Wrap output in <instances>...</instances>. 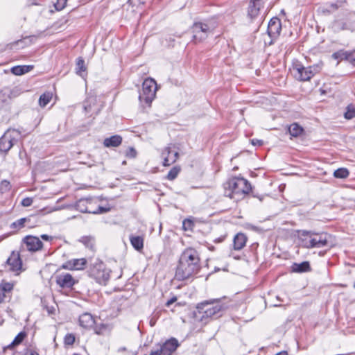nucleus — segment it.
<instances>
[{
	"instance_id": "obj_22",
	"label": "nucleus",
	"mask_w": 355,
	"mask_h": 355,
	"mask_svg": "<svg viewBox=\"0 0 355 355\" xmlns=\"http://www.w3.org/2000/svg\"><path fill=\"white\" fill-rule=\"evenodd\" d=\"M27 336V334L26 331H21L19 332L16 336L15 338H14V340H12V342L9 344L8 345H7L6 347H5L3 348L4 351L6 350V349H14L15 347L20 345L23 340H24V338Z\"/></svg>"
},
{
	"instance_id": "obj_10",
	"label": "nucleus",
	"mask_w": 355,
	"mask_h": 355,
	"mask_svg": "<svg viewBox=\"0 0 355 355\" xmlns=\"http://www.w3.org/2000/svg\"><path fill=\"white\" fill-rule=\"evenodd\" d=\"M6 267L9 271L19 275L22 270V261L19 252L12 251L6 261Z\"/></svg>"
},
{
	"instance_id": "obj_13",
	"label": "nucleus",
	"mask_w": 355,
	"mask_h": 355,
	"mask_svg": "<svg viewBox=\"0 0 355 355\" xmlns=\"http://www.w3.org/2000/svg\"><path fill=\"white\" fill-rule=\"evenodd\" d=\"M23 243L26 245L27 250L36 252L42 250L43 247L42 242L37 236L28 235L23 239Z\"/></svg>"
},
{
	"instance_id": "obj_31",
	"label": "nucleus",
	"mask_w": 355,
	"mask_h": 355,
	"mask_svg": "<svg viewBox=\"0 0 355 355\" xmlns=\"http://www.w3.org/2000/svg\"><path fill=\"white\" fill-rule=\"evenodd\" d=\"M76 73L82 76V73L86 71V67L85 66V60L83 58L79 57L76 60Z\"/></svg>"
},
{
	"instance_id": "obj_36",
	"label": "nucleus",
	"mask_w": 355,
	"mask_h": 355,
	"mask_svg": "<svg viewBox=\"0 0 355 355\" xmlns=\"http://www.w3.org/2000/svg\"><path fill=\"white\" fill-rule=\"evenodd\" d=\"M75 342V335L73 334H67L64 338L65 345H72Z\"/></svg>"
},
{
	"instance_id": "obj_6",
	"label": "nucleus",
	"mask_w": 355,
	"mask_h": 355,
	"mask_svg": "<svg viewBox=\"0 0 355 355\" xmlns=\"http://www.w3.org/2000/svg\"><path fill=\"white\" fill-rule=\"evenodd\" d=\"M293 76L300 81H309L316 73H319L320 67L316 65L305 67L300 62L295 61L293 63Z\"/></svg>"
},
{
	"instance_id": "obj_8",
	"label": "nucleus",
	"mask_w": 355,
	"mask_h": 355,
	"mask_svg": "<svg viewBox=\"0 0 355 355\" xmlns=\"http://www.w3.org/2000/svg\"><path fill=\"white\" fill-rule=\"evenodd\" d=\"M193 33V40L195 43L201 42L205 40L211 33L210 26L205 23L196 22L191 27Z\"/></svg>"
},
{
	"instance_id": "obj_30",
	"label": "nucleus",
	"mask_w": 355,
	"mask_h": 355,
	"mask_svg": "<svg viewBox=\"0 0 355 355\" xmlns=\"http://www.w3.org/2000/svg\"><path fill=\"white\" fill-rule=\"evenodd\" d=\"M52 94L46 92L42 94L39 98V104L41 107H45L51 100Z\"/></svg>"
},
{
	"instance_id": "obj_25",
	"label": "nucleus",
	"mask_w": 355,
	"mask_h": 355,
	"mask_svg": "<svg viewBox=\"0 0 355 355\" xmlns=\"http://www.w3.org/2000/svg\"><path fill=\"white\" fill-rule=\"evenodd\" d=\"M80 241L83 243V245L94 251L95 250V239L94 237L91 236H85L81 237Z\"/></svg>"
},
{
	"instance_id": "obj_4",
	"label": "nucleus",
	"mask_w": 355,
	"mask_h": 355,
	"mask_svg": "<svg viewBox=\"0 0 355 355\" xmlns=\"http://www.w3.org/2000/svg\"><path fill=\"white\" fill-rule=\"evenodd\" d=\"M299 238L300 245L305 248H321L328 245L330 235L326 232H315L300 230Z\"/></svg>"
},
{
	"instance_id": "obj_2",
	"label": "nucleus",
	"mask_w": 355,
	"mask_h": 355,
	"mask_svg": "<svg viewBox=\"0 0 355 355\" xmlns=\"http://www.w3.org/2000/svg\"><path fill=\"white\" fill-rule=\"evenodd\" d=\"M227 309V306L221 304L219 300L205 301L198 305V312L196 313V318L206 324L210 320L220 317Z\"/></svg>"
},
{
	"instance_id": "obj_27",
	"label": "nucleus",
	"mask_w": 355,
	"mask_h": 355,
	"mask_svg": "<svg viewBox=\"0 0 355 355\" xmlns=\"http://www.w3.org/2000/svg\"><path fill=\"white\" fill-rule=\"evenodd\" d=\"M91 198H81L76 202V208L80 212L85 213L88 211L87 206Z\"/></svg>"
},
{
	"instance_id": "obj_1",
	"label": "nucleus",
	"mask_w": 355,
	"mask_h": 355,
	"mask_svg": "<svg viewBox=\"0 0 355 355\" xmlns=\"http://www.w3.org/2000/svg\"><path fill=\"white\" fill-rule=\"evenodd\" d=\"M200 259L198 252L192 248L185 249L181 254L175 271V278L185 280L196 275L200 270Z\"/></svg>"
},
{
	"instance_id": "obj_45",
	"label": "nucleus",
	"mask_w": 355,
	"mask_h": 355,
	"mask_svg": "<svg viewBox=\"0 0 355 355\" xmlns=\"http://www.w3.org/2000/svg\"><path fill=\"white\" fill-rule=\"evenodd\" d=\"M23 355H39L38 352L33 348H27Z\"/></svg>"
},
{
	"instance_id": "obj_14",
	"label": "nucleus",
	"mask_w": 355,
	"mask_h": 355,
	"mask_svg": "<svg viewBox=\"0 0 355 355\" xmlns=\"http://www.w3.org/2000/svg\"><path fill=\"white\" fill-rule=\"evenodd\" d=\"M179 346L178 340L175 338H171L160 345L159 352L163 355H172Z\"/></svg>"
},
{
	"instance_id": "obj_5",
	"label": "nucleus",
	"mask_w": 355,
	"mask_h": 355,
	"mask_svg": "<svg viewBox=\"0 0 355 355\" xmlns=\"http://www.w3.org/2000/svg\"><path fill=\"white\" fill-rule=\"evenodd\" d=\"M156 91L157 84L155 80L148 78L143 82L142 89L139 96L140 104L143 107L151 106L156 96Z\"/></svg>"
},
{
	"instance_id": "obj_17",
	"label": "nucleus",
	"mask_w": 355,
	"mask_h": 355,
	"mask_svg": "<svg viewBox=\"0 0 355 355\" xmlns=\"http://www.w3.org/2000/svg\"><path fill=\"white\" fill-rule=\"evenodd\" d=\"M87 260L85 258L81 259H73L68 260L65 263H64L61 268L67 270H83L86 267Z\"/></svg>"
},
{
	"instance_id": "obj_15",
	"label": "nucleus",
	"mask_w": 355,
	"mask_h": 355,
	"mask_svg": "<svg viewBox=\"0 0 355 355\" xmlns=\"http://www.w3.org/2000/svg\"><path fill=\"white\" fill-rule=\"evenodd\" d=\"M282 30L281 20L277 17H272L268 25V34L272 39H276Z\"/></svg>"
},
{
	"instance_id": "obj_42",
	"label": "nucleus",
	"mask_w": 355,
	"mask_h": 355,
	"mask_svg": "<svg viewBox=\"0 0 355 355\" xmlns=\"http://www.w3.org/2000/svg\"><path fill=\"white\" fill-rule=\"evenodd\" d=\"M33 198H25L21 200V205L24 207H30L33 204Z\"/></svg>"
},
{
	"instance_id": "obj_35",
	"label": "nucleus",
	"mask_w": 355,
	"mask_h": 355,
	"mask_svg": "<svg viewBox=\"0 0 355 355\" xmlns=\"http://www.w3.org/2000/svg\"><path fill=\"white\" fill-rule=\"evenodd\" d=\"M334 28L335 31H338L348 29L346 23L340 20H337L334 22Z\"/></svg>"
},
{
	"instance_id": "obj_16",
	"label": "nucleus",
	"mask_w": 355,
	"mask_h": 355,
	"mask_svg": "<svg viewBox=\"0 0 355 355\" xmlns=\"http://www.w3.org/2000/svg\"><path fill=\"white\" fill-rule=\"evenodd\" d=\"M179 153L177 151L171 150L170 146L165 147L162 152V158L163 159V165L168 166L175 163L178 159Z\"/></svg>"
},
{
	"instance_id": "obj_46",
	"label": "nucleus",
	"mask_w": 355,
	"mask_h": 355,
	"mask_svg": "<svg viewBox=\"0 0 355 355\" xmlns=\"http://www.w3.org/2000/svg\"><path fill=\"white\" fill-rule=\"evenodd\" d=\"M251 143L253 146H261L263 144V141L262 140L257 139H252Z\"/></svg>"
},
{
	"instance_id": "obj_49",
	"label": "nucleus",
	"mask_w": 355,
	"mask_h": 355,
	"mask_svg": "<svg viewBox=\"0 0 355 355\" xmlns=\"http://www.w3.org/2000/svg\"><path fill=\"white\" fill-rule=\"evenodd\" d=\"M176 300H177V297H173L171 299L168 300L166 302V306L169 307L172 304H173L175 302H176Z\"/></svg>"
},
{
	"instance_id": "obj_41",
	"label": "nucleus",
	"mask_w": 355,
	"mask_h": 355,
	"mask_svg": "<svg viewBox=\"0 0 355 355\" xmlns=\"http://www.w3.org/2000/svg\"><path fill=\"white\" fill-rule=\"evenodd\" d=\"M125 156L130 158H135L137 156V151L133 147H129L125 153Z\"/></svg>"
},
{
	"instance_id": "obj_19",
	"label": "nucleus",
	"mask_w": 355,
	"mask_h": 355,
	"mask_svg": "<svg viewBox=\"0 0 355 355\" xmlns=\"http://www.w3.org/2000/svg\"><path fill=\"white\" fill-rule=\"evenodd\" d=\"M248 238L245 234L243 233L236 234L233 239V249L234 250H242L246 244Z\"/></svg>"
},
{
	"instance_id": "obj_47",
	"label": "nucleus",
	"mask_w": 355,
	"mask_h": 355,
	"mask_svg": "<svg viewBox=\"0 0 355 355\" xmlns=\"http://www.w3.org/2000/svg\"><path fill=\"white\" fill-rule=\"evenodd\" d=\"M33 65H22L24 74L31 71L33 69Z\"/></svg>"
},
{
	"instance_id": "obj_9",
	"label": "nucleus",
	"mask_w": 355,
	"mask_h": 355,
	"mask_svg": "<svg viewBox=\"0 0 355 355\" xmlns=\"http://www.w3.org/2000/svg\"><path fill=\"white\" fill-rule=\"evenodd\" d=\"M17 133L15 130H8L0 138V152L6 153L17 141L15 137Z\"/></svg>"
},
{
	"instance_id": "obj_54",
	"label": "nucleus",
	"mask_w": 355,
	"mask_h": 355,
	"mask_svg": "<svg viewBox=\"0 0 355 355\" xmlns=\"http://www.w3.org/2000/svg\"><path fill=\"white\" fill-rule=\"evenodd\" d=\"M150 324L151 326H154L155 325V322L151 320L150 322Z\"/></svg>"
},
{
	"instance_id": "obj_37",
	"label": "nucleus",
	"mask_w": 355,
	"mask_h": 355,
	"mask_svg": "<svg viewBox=\"0 0 355 355\" xmlns=\"http://www.w3.org/2000/svg\"><path fill=\"white\" fill-rule=\"evenodd\" d=\"M10 187L11 186L10 182L6 180H3L1 182L0 191L1 193H5L8 191L10 189Z\"/></svg>"
},
{
	"instance_id": "obj_18",
	"label": "nucleus",
	"mask_w": 355,
	"mask_h": 355,
	"mask_svg": "<svg viewBox=\"0 0 355 355\" xmlns=\"http://www.w3.org/2000/svg\"><path fill=\"white\" fill-rule=\"evenodd\" d=\"M79 324L85 329H90L95 324L94 316L89 313H84L79 317Z\"/></svg>"
},
{
	"instance_id": "obj_38",
	"label": "nucleus",
	"mask_w": 355,
	"mask_h": 355,
	"mask_svg": "<svg viewBox=\"0 0 355 355\" xmlns=\"http://www.w3.org/2000/svg\"><path fill=\"white\" fill-rule=\"evenodd\" d=\"M26 220V218H21L19 220H17L12 223L11 227L20 229L24 226V223Z\"/></svg>"
},
{
	"instance_id": "obj_32",
	"label": "nucleus",
	"mask_w": 355,
	"mask_h": 355,
	"mask_svg": "<svg viewBox=\"0 0 355 355\" xmlns=\"http://www.w3.org/2000/svg\"><path fill=\"white\" fill-rule=\"evenodd\" d=\"M349 175V171L346 168H340L336 170L334 173V175L336 178H347Z\"/></svg>"
},
{
	"instance_id": "obj_23",
	"label": "nucleus",
	"mask_w": 355,
	"mask_h": 355,
	"mask_svg": "<svg viewBox=\"0 0 355 355\" xmlns=\"http://www.w3.org/2000/svg\"><path fill=\"white\" fill-rule=\"evenodd\" d=\"M88 211H85V213H89L94 214H102L107 212L109 209L104 208L103 207L98 206L96 209L94 208V200L91 198L87 206Z\"/></svg>"
},
{
	"instance_id": "obj_7",
	"label": "nucleus",
	"mask_w": 355,
	"mask_h": 355,
	"mask_svg": "<svg viewBox=\"0 0 355 355\" xmlns=\"http://www.w3.org/2000/svg\"><path fill=\"white\" fill-rule=\"evenodd\" d=\"M88 274L100 284H106L110 277V271L106 268L102 261L98 260L90 265Z\"/></svg>"
},
{
	"instance_id": "obj_39",
	"label": "nucleus",
	"mask_w": 355,
	"mask_h": 355,
	"mask_svg": "<svg viewBox=\"0 0 355 355\" xmlns=\"http://www.w3.org/2000/svg\"><path fill=\"white\" fill-rule=\"evenodd\" d=\"M12 73L16 76H21L24 74L22 65L15 66L10 69Z\"/></svg>"
},
{
	"instance_id": "obj_52",
	"label": "nucleus",
	"mask_w": 355,
	"mask_h": 355,
	"mask_svg": "<svg viewBox=\"0 0 355 355\" xmlns=\"http://www.w3.org/2000/svg\"><path fill=\"white\" fill-rule=\"evenodd\" d=\"M159 352H160V349H159V348H158L155 350H152L149 355H163Z\"/></svg>"
},
{
	"instance_id": "obj_12",
	"label": "nucleus",
	"mask_w": 355,
	"mask_h": 355,
	"mask_svg": "<svg viewBox=\"0 0 355 355\" xmlns=\"http://www.w3.org/2000/svg\"><path fill=\"white\" fill-rule=\"evenodd\" d=\"M55 282L62 288H71L78 282L74 277L68 272H61L55 275Z\"/></svg>"
},
{
	"instance_id": "obj_55",
	"label": "nucleus",
	"mask_w": 355,
	"mask_h": 355,
	"mask_svg": "<svg viewBox=\"0 0 355 355\" xmlns=\"http://www.w3.org/2000/svg\"><path fill=\"white\" fill-rule=\"evenodd\" d=\"M354 288H355V283L354 284Z\"/></svg>"
},
{
	"instance_id": "obj_40",
	"label": "nucleus",
	"mask_w": 355,
	"mask_h": 355,
	"mask_svg": "<svg viewBox=\"0 0 355 355\" xmlns=\"http://www.w3.org/2000/svg\"><path fill=\"white\" fill-rule=\"evenodd\" d=\"M13 286L10 283H3L0 285V289L4 292H10L12 290Z\"/></svg>"
},
{
	"instance_id": "obj_44",
	"label": "nucleus",
	"mask_w": 355,
	"mask_h": 355,
	"mask_svg": "<svg viewBox=\"0 0 355 355\" xmlns=\"http://www.w3.org/2000/svg\"><path fill=\"white\" fill-rule=\"evenodd\" d=\"M67 3V0H58L57 3L55 4V8L57 10H62Z\"/></svg>"
},
{
	"instance_id": "obj_24",
	"label": "nucleus",
	"mask_w": 355,
	"mask_h": 355,
	"mask_svg": "<svg viewBox=\"0 0 355 355\" xmlns=\"http://www.w3.org/2000/svg\"><path fill=\"white\" fill-rule=\"evenodd\" d=\"M303 131H304L303 128L296 123H292L288 127L289 134L292 137H299L300 135H301L302 134Z\"/></svg>"
},
{
	"instance_id": "obj_20",
	"label": "nucleus",
	"mask_w": 355,
	"mask_h": 355,
	"mask_svg": "<svg viewBox=\"0 0 355 355\" xmlns=\"http://www.w3.org/2000/svg\"><path fill=\"white\" fill-rule=\"evenodd\" d=\"M291 271L297 273L311 271L310 263L309 261H303L302 263H293L291 266Z\"/></svg>"
},
{
	"instance_id": "obj_48",
	"label": "nucleus",
	"mask_w": 355,
	"mask_h": 355,
	"mask_svg": "<svg viewBox=\"0 0 355 355\" xmlns=\"http://www.w3.org/2000/svg\"><path fill=\"white\" fill-rule=\"evenodd\" d=\"M249 3L262 6V0H249Z\"/></svg>"
},
{
	"instance_id": "obj_53",
	"label": "nucleus",
	"mask_w": 355,
	"mask_h": 355,
	"mask_svg": "<svg viewBox=\"0 0 355 355\" xmlns=\"http://www.w3.org/2000/svg\"><path fill=\"white\" fill-rule=\"evenodd\" d=\"M275 355H288V353L286 351H282L276 354Z\"/></svg>"
},
{
	"instance_id": "obj_43",
	"label": "nucleus",
	"mask_w": 355,
	"mask_h": 355,
	"mask_svg": "<svg viewBox=\"0 0 355 355\" xmlns=\"http://www.w3.org/2000/svg\"><path fill=\"white\" fill-rule=\"evenodd\" d=\"M348 62L355 66V51H349Z\"/></svg>"
},
{
	"instance_id": "obj_26",
	"label": "nucleus",
	"mask_w": 355,
	"mask_h": 355,
	"mask_svg": "<svg viewBox=\"0 0 355 355\" xmlns=\"http://www.w3.org/2000/svg\"><path fill=\"white\" fill-rule=\"evenodd\" d=\"M130 243L133 248L137 250H140L144 247V239L139 236H132L130 238Z\"/></svg>"
},
{
	"instance_id": "obj_50",
	"label": "nucleus",
	"mask_w": 355,
	"mask_h": 355,
	"mask_svg": "<svg viewBox=\"0 0 355 355\" xmlns=\"http://www.w3.org/2000/svg\"><path fill=\"white\" fill-rule=\"evenodd\" d=\"M6 299V292L0 289V303L4 302Z\"/></svg>"
},
{
	"instance_id": "obj_29",
	"label": "nucleus",
	"mask_w": 355,
	"mask_h": 355,
	"mask_svg": "<svg viewBox=\"0 0 355 355\" xmlns=\"http://www.w3.org/2000/svg\"><path fill=\"white\" fill-rule=\"evenodd\" d=\"M348 55L349 51L340 50L334 53L331 56L334 60H338V62H339L340 61L344 60L348 61Z\"/></svg>"
},
{
	"instance_id": "obj_33",
	"label": "nucleus",
	"mask_w": 355,
	"mask_h": 355,
	"mask_svg": "<svg viewBox=\"0 0 355 355\" xmlns=\"http://www.w3.org/2000/svg\"><path fill=\"white\" fill-rule=\"evenodd\" d=\"M180 170L181 169L180 166H173L168 173L166 179H168V180H175L178 175L179 173L180 172Z\"/></svg>"
},
{
	"instance_id": "obj_34",
	"label": "nucleus",
	"mask_w": 355,
	"mask_h": 355,
	"mask_svg": "<svg viewBox=\"0 0 355 355\" xmlns=\"http://www.w3.org/2000/svg\"><path fill=\"white\" fill-rule=\"evenodd\" d=\"M346 119H352L355 117V107L352 104L349 105L346 107V112L344 114Z\"/></svg>"
},
{
	"instance_id": "obj_51",
	"label": "nucleus",
	"mask_w": 355,
	"mask_h": 355,
	"mask_svg": "<svg viewBox=\"0 0 355 355\" xmlns=\"http://www.w3.org/2000/svg\"><path fill=\"white\" fill-rule=\"evenodd\" d=\"M41 238L44 241H51L53 240V236H49L47 234H42Z\"/></svg>"
},
{
	"instance_id": "obj_28",
	"label": "nucleus",
	"mask_w": 355,
	"mask_h": 355,
	"mask_svg": "<svg viewBox=\"0 0 355 355\" xmlns=\"http://www.w3.org/2000/svg\"><path fill=\"white\" fill-rule=\"evenodd\" d=\"M261 7V6L249 3L248 10V17L252 19L256 18L259 14Z\"/></svg>"
},
{
	"instance_id": "obj_3",
	"label": "nucleus",
	"mask_w": 355,
	"mask_h": 355,
	"mask_svg": "<svg viewBox=\"0 0 355 355\" xmlns=\"http://www.w3.org/2000/svg\"><path fill=\"white\" fill-rule=\"evenodd\" d=\"M223 189L225 196L239 200L250 193L252 186L246 179L234 176L223 184Z\"/></svg>"
},
{
	"instance_id": "obj_21",
	"label": "nucleus",
	"mask_w": 355,
	"mask_h": 355,
	"mask_svg": "<svg viewBox=\"0 0 355 355\" xmlns=\"http://www.w3.org/2000/svg\"><path fill=\"white\" fill-rule=\"evenodd\" d=\"M122 137L119 135H113L110 137L105 138L103 141V145L105 147H118L121 144Z\"/></svg>"
},
{
	"instance_id": "obj_11",
	"label": "nucleus",
	"mask_w": 355,
	"mask_h": 355,
	"mask_svg": "<svg viewBox=\"0 0 355 355\" xmlns=\"http://www.w3.org/2000/svg\"><path fill=\"white\" fill-rule=\"evenodd\" d=\"M19 89L17 87H3L0 89V109L8 105L12 98L18 96Z\"/></svg>"
}]
</instances>
